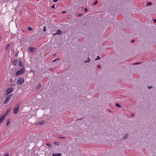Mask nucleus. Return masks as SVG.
I'll return each instance as SVG.
<instances>
[{"mask_svg":"<svg viewBox=\"0 0 156 156\" xmlns=\"http://www.w3.org/2000/svg\"><path fill=\"white\" fill-rule=\"evenodd\" d=\"M18 64H19V66L20 67H21L23 66V62L21 61L20 59L19 60Z\"/></svg>","mask_w":156,"mask_h":156,"instance_id":"6e6552de","label":"nucleus"},{"mask_svg":"<svg viewBox=\"0 0 156 156\" xmlns=\"http://www.w3.org/2000/svg\"><path fill=\"white\" fill-rule=\"evenodd\" d=\"M18 62V60L17 59H15L13 60L12 62L13 64L14 65H16Z\"/></svg>","mask_w":156,"mask_h":156,"instance_id":"1a4fd4ad","label":"nucleus"},{"mask_svg":"<svg viewBox=\"0 0 156 156\" xmlns=\"http://www.w3.org/2000/svg\"><path fill=\"white\" fill-rule=\"evenodd\" d=\"M140 63H140V62H136V63H134V65H137V64H140Z\"/></svg>","mask_w":156,"mask_h":156,"instance_id":"a878e982","label":"nucleus"},{"mask_svg":"<svg viewBox=\"0 0 156 156\" xmlns=\"http://www.w3.org/2000/svg\"><path fill=\"white\" fill-rule=\"evenodd\" d=\"M60 59V58H56V59L57 60H59Z\"/></svg>","mask_w":156,"mask_h":156,"instance_id":"ea45409f","label":"nucleus"},{"mask_svg":"<svg viewBox=\"0 0 156 156\" xmlns=\"http://www.w3.org/2000/svg\"><path fill=\"white\" fill-rule=\"evenodd\" d=\"M43 30L44 32H46V27L45 26H44L43 27Z\"/></svg>","mask_w":156,"mask_h":156,"instance_id":"5701e85b","label":"nucleus"},{"mask_svg":"<svg viewBox=\"0 0 156 156\" xmlns=\"http://www.w3.org/2000/svg\"><path fill=\"white\" fill-rule=\"evenodd\" d=\"M12 94H10L7 96L5 99V100L4 102V103L5 104H6L8 102L9 100L12 98Z\"/></svg>","mask_w":156,"mask_h":156,"instance_id":"20e7f679","label":"nucleus"},{"mask_svg":"<svg viewBox=\"0 0 156 156\" xmlns=\"http://www.w3.org/2000/svg\"><path fill=\"white\" fill-rule=\"evenodd\" d=\"M56 34H56V33H54L53 34H52V36H55V35H56Z\"/></svg>","mask_w":156,"mask_h":156,"instance_id":"473e14b6","label":"nucleus"},{"mask_svg":"<svg viewBox=\"0 0 156 156\" xmlns=\"http://www.w3.org/2000/svg\"><path fill=\"white\" fill-rule=\"evenodd\" d=\"M27 29L28 30H30V31H31L32 30H33V28L30 27H27Z\"/></svg>","mask_w":156,"mask_h":156,"instance_id":"6ab92c4d","label":"nucleus"},{"mask_svg":"<svg viewBox=\"0 0 156 156\" xmlns=\"http://www.w3.org/2000/svg\"><path fill=\"white\" fill-rule=\"evenodd\" d=\"M98 68L100 69V68L101 67L100 66L98 65Z\"/></svg>","mask_w":156,"mask_h":156,"instance_id":"58836bf2","label":"nucleus"},{"mask_svg":"<svg viewBox=\"0 0 156 156\" xmlns=\"http://www.w3.org/2000/svg\"><path fill=\"white\" fill-rule=\"evenodd\" d=\"M20 106L19 105H17V107L14 108L13 110V114H16L18 113L20 109Z\"/></svg>","mask_w":156,"mask_h":156,"instance_id":"7ed1b4c3","label":"nucleus"},{"mask_svg":"<svg viewBox=\"0 0 156 156\" xmlns=\"http://www.w3.org/2000/svg\"><path fill=\"white\" fill-rule=\"evenodd\" d=\"M81 15H82V14H79L78 15V16H81Z\"/></svg>","mask_w":156,"mask_h":156,"instance_id":"4c0bfd02","label":"nucleus"},{"mask_svg":"<svg viewBox=\"0 0 156 156\" xmlns=\"http://www.w3.org/2000/svg\"><path fill=\"white\" fill-rule=\"evenodd\" d=\"M28 49L30 52H33L35 50L36 48L34 47H30Z\"/></svg>","mask_w":156,"mask_h":156,"instance_id":"0eeeda50","label":"nucleus"},{"mask_svg":"<svg viewBox=\"0 0 156 156\" xmlns=\"http://www.w3.org/2000/svg\"><path fill=\"white\" fill-rule=\"evenodd\" d=\"M4 156H9V154L8 153H6L5 154Z\"/></svg>","mask_w":156,"mask_h":156,"instance_id":"bb28decb","label":"nucleus"},{"mask_svg":"<svg viewBox=\"0 0 156 156\" xmlns=\"http://www.w3.org/2000/svg\"><path fill=\"white\" fill-rule=\"evenodd\" d=\"M152 4V3L151 2H147V6H149Z\"/></svg>","mask_w":156,"mask_h":156,"instance_id":"412c9836","label":"nucleus"},{"mask_svg":"<svg viewBox=\"0 0 156 156\" xmlns=\"http://www.w3.org/2000/svg\"><path fill=\"white\" fill-rule=\"evenodd\" d=\"M84 11L85 12H87V8L84 9Z\"/></svg>","mask_w":156,"mask_h":156,"instance_id":"72a5a7b5","label":"nucleus"},{"mask_svg":"<svg viewBox=\"0 0 156 156\" xmlns=\"http://www.w3.org/2000/svg\"><path fill=\"white\" fill-rule=\"evenodd\" d=\"M44 123H45L44 121V120H42L41 122H38L37 123V125H42V124H44Z\"/></svg>","mask_w":156,"mask_h":156,"instance_id":"9d476101","label":"nucleus"},{"mask_svg":"<svg viewBox=\"0 0 156 156\" xmlns=\"http://www.w3.org/2000/svg\"><path fill=\"white\" fill-rule=\"evenodd\" d=\"M134 116V114H132L131 115V116L132 117H133Z\"/></svg>","mask_w":156,"mask_h":156,"instance_id":"c9c22d12","label":"nucleus"},{"mask_svg":"<svg viewBox=\"0 0 156 156\" xmlns=\"http://www.w3.org/2000/svg\"><path fill=\"white\" fill-rule=\"evenodd\" d=\"M153 21L154 22L156 23V19H154L153 20Z\"/></svg>","mask_w":156,"mask_h":156,"instance_id":"2f4dec72","label":"nucleus"},{"mask_svg":"<svg viewBox=\"0 0 156 156\" xmlns=\"http://www.w3.org/2000/svg\"><path fill=\"white\" fill-rule=\"evenodd\" d=\"M41 84H38L36 87V90H39L41 87Z\"/></svg>","mask_w":156,"mask_h":156,"instance_id":"4468645a","label":"nucleus"},{"mask_svg":"<svg viewBox=\"0 0 156 156\" xmlns=\"http://www.w3.org/2000/svg\"><path fill=\"white\" fill-rule=\"evenodd\" d=\"M5 118V115H2L0 117V124L3 121Z\"/></svg>","mask_w":156,"mask_h":156,"instance_id":"423d86ee","label":"nucleus"},{"mask_svg":"<svg viewBox=\"0 0 156 156\" xmlns=\"http://www.w3.org/2000/svg\"><path fill=\"white\" fill-rule=\"evenodd\" d=\"M90 59L89 57H88L87 58V60H85L84 61V62L85 63L89 62H90Z\"/></svg>","mask_w":156,"mask_h":156,"instance_id":"2eb2a0df","label":"nucleus"},{"mask_svg":"<svg viewBox=\"0 0 156 156\" xmlns=\"http://www.w3.org/2000/svg\"><path fill=\"white\" fill-rule=\"evenodd\" d=\"M62 154L61 153H56V154L53 153L52 156H61Z\"/></svg>","mask_w":156,"mask_h":156,"instance_id":"9b49d317","label":"nucleus"},{"mask_svg":"<svg viewBox=\"0 0 156 156\" xmlns=\"http://www.w3.org/2000/svg\"><path fill=\"white\" fill-rule=\"evenodd\" d=\"M45 145H46L48 147H50L51 146V144H50V143H46L45 144Z\"/></svg>","mask_w":156,"mask_h":156,"instance_id":"a211bd4d","label":"nucleus"},{"mask_svg":"<svg viewBox=\"0 0 156 156\" xmlns=\"http://www.w3.org/2000/svg\"><path fill=\"white\" fill-rule=\"evenodd\" d=\"M9 123H10V122H9V121H7V122L6 123V125L7 126H8V125L9 124Z\"/></svg>","mask_w":156,"mask_h":156,"instance_id":"393cba45","label":"nucleus"},{"mask_svg":"<svg viewBox=\"0 0 156 156\" xmlns=\"http://www.w3.org/2000/svg\"><path fill=\"white\" fill-rule=\"evenodd\" d=\"M55 7V5H53L52 7H51V8L52 9H53Z\"/></svg>","mask_w":156,"mask_h":156,"instance_id":"cd10ccee","label":"nucleus"},{"mask_svg":"<svg viewBox=\"0 0 156 156\" xmlns=\"http://www.w3.org/2000/svg\"><path fill=\"white\" fill-rule=\"evenodd\" d=\"M17 55V54H16V55H15V56H16Z\"/></svg>","mask_w":156,"mask_h":156,"instance_id":"37998d69","label":"nucleus"},{"mask_svg":"<svg viewBox=\"0 0 156 156\" xmlns=\"http://www.w3.org/2000/svg\"><path fill=\"white\" fill-rule=\"evenodd\" d=\"M98 2V1H97H97H95L94 2V5H96V4H97Z\"/></svg>","mask_w":156,"mask_h":156,"instance_id":"b1692460","label":"nucleus"},{"mask_svg":"<svg viewBox=\"0 0 156 156\" xmlns=\"http://www.w3.org/2000/svg\"><path fill=\"white\" fill-rule=\"evenodd\" d=\"M11 109V108H9L6 111V114L5 115H5V117H6V115L8 114V113L9 112L10 110Z\"/></svg>","mask_w":156,"mask_h":156,"instance_id":"ddd939ff","label":"nucleus"},{"mask_svg":"<svg viewBox=\"0 0 156 156\" xmlns=\"http://www.w3.org/2000/svg\"><path fill=\"white\" fill-rule=\"evenodd\" d=\"M65 11H63V12H62V14H64L65 13Z\"/></svg>","mask_w":156,"mask_h":156,"instance_id":"e433bc0d","label":"nucleus"},{"mask_svg":"<svg viewBox=\"0 0 156 156\" xmlns=\"http://www.w3.org/2000/svg\"><path fill=\"white\" fill-rule=\"evenodd\" d=\"M100 59H101V58H100V57L99 56H97V58L96 59H95V60H98Z\"/></svg>","mask_w":156,"mask_h":156,"instance_id":"4be33fe9","label":"nucleus"},{"mask_svg":"<svg viewBox=\"0 0 156 156\" xmlns=\"http://www.w3.org/2000/svg\"><path fill=\"white\" fill-rule=\"evenodd\" d=\"M10 46V44H9L7 45L6 46L5 50H8Z\"/></svg>","mask_w":156,"mask_h":156,"instance_id":"dca6fc26","label":"nucleus"},{"mask_svg":"<svg viewBox=\"0 0 156 156\" xmlns=\"http://www.w3.org/2000/svg\"><path fill=\"white\" fill-rule=\"evenodd\" d=\"M59 138L60 139H65V137L61 136L59 137Z\"/></svg>","mask_w":156,"mask_h":156,"instance_id":"7c9ffc66","label":"nucleus"},{"mask_svg":"<svg viewBox=\"0 0 156 156\" xmlns=\"http://www.w3.org/2000/svg\"><path fill=\"white\" fill-rule=\"evenodd\" d=\"M115 105L116 107H119V108H121V105L118 103H116L115 104Z\"/></svg>","mask_w":156,"mask_h":156,"instance_id":"f3484780","label":"nucleus"},{"mask_svg":"<svg viewBox=\"0 0 156 156\" xmlns=\"http://www.w3.org/2000/svg\"><path fill=\"white\" fill-rule=\"evenodd\" d=\"M148 87L149 89H150L152 87V86H151L150 87V86H148Z\"/></svg>","mask_w":156,"mask_h":156,"instance_id":"c85d7f7f","label":"nucleus"},{"mask_svg":"<svg viewBox=\"0 0 156 156\" xmlns=\"http://www.w3.org/2000/svg\"><path fill=\"white\" fill-rule=\"evenodd\" d=\"M25 69L24 67H23L20 70H18L15 73V75L16 76H19V75L23 74L25 73Z\"/></svg>","mask_w":156,"mask_h":156,"instance_id":"f257e3e1","label":"nucleus"},{"mask_svg":"<svg viewBox=\"0 0 156 156\" xmlns=\"http://www.w3.org/2000/svg\"><path fill=\"white\" fill-rule=\"evenodd\" d=\"M25 80L23 78H20L17 81V84L18 85H22L24 82Z\"/></svg>","mask_w":156,"mask_h":156,"instance_id":"f03ea898","label":"nucleus"},{"mask_svg":"<svg viewBox=\"0 0 156 156\" xmlns=\"http://www.w3.org/2000/svg\"><path fill=\"white\" fill-rule=\"evenodd\" d=\"M58 1V0H53V2H56Z\"/></svg>","mask_w":156,"mask_h":156,"instance_id":"c756f323","label":"nucleus"},{"mask_svg":"<svg viewBox=\"0 0 156 156\" xmlns=\"http://www.w3.org/2000/svg\"><path fill=\"white\" fill-rule=\"evenodd\" d=\"M57 61V60L56 59H54V60H53L52 62H55V61Z\"/></svg>","mask_w":156,"mask_h":156,"instance_id":"f704fd0d","label":"nucleus"},{"mask_svg":"<svg viewBox=\"0 0 156 156\" xmlns=\"http://www.w3.org/2000/svg\"><path fill=\"white\" fill-rule=\"evenodd\" d=\"M13 88L12 87H11L8 88L6 90L7 93L9 94L11 92H12L13 91Z\"/></svg>","mask_w":156,"mask_h":156,"instance_id":"39448f33","label":"nucleus"},{"mask_svg":"<svg viewBox=\"0 0 156 156\" xmlns=\"http://www.w3.org/2000/svg\"><path fill=\"white\" fill-rule=\"evenodd\" d=\"M56 34H57L61 35L62 34V31L59 29L57 31Z\"/></svg>","mask_w":156,"mask_h":156,"instance_id":"f8f14e48","label":"nucleus"},{"mask_svg":"<svg viewBox=\"0 0 156 156\" xmlns=\"http://www.w3.org/2000/svg\"><path fill=\"white\" fill-rule=\"evenodd\" d=\"M56 145H58L59 144V143L58 142L55 141L54 143Z\"/></svg>","mask_w":156,"mask_h":156,"instance_id":"aec40b11","label":"nucleus"},{"mask_svg":"<svg viewBox=\"0 0 156 156\" xmlns=\"http://www.w3.org/2000/svg\"><path fill=\"white\" fill-rule=\"evenodd\" d=\"M131 42H132V43H133V42H134V40H132V41H131Z\"/></svg>","mask_w":156,"mask_h":156,"instance_id":"a19ab883","label":"nucleus"},{"mask_svg":"<svg viewBox=\"0 0 156 156\" xmlns=\"http://www.w3.org/2000/svg\"><path fill=\"white\" fill-rule=\"evenodd\" d=\"M13 81L12 80V79H11V81Z\"/></svg>","mask_w":156,"mask_h":156,"instance_id":"79ce46f5","label":"nucleus"}]
</instances>
